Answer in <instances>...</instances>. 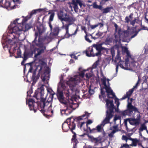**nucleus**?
Segmentation results:
<instances>
[{
  "mask_svg": "<svg viewBox=\"0 0 148 148\" xmlns=\"http://www.w3.org/2000/svg\"><path fill=\"white\" fill-rule=\"evenodd\" d=\"M106 107L107 110L106 111V117L101 123L97 125L95 128H93L90 130V133H94L97 132H100L104 126L106 124L110 123V120L114 116V109L115 108L113 104V100H110L108 99L105 100Z\"/></svg>",
  "mask_w": 148,
  "mask_h": 148,
  "instance_id": "f257e3e1",
  "label": "nucleus"
},
{
  "mask_svg": "<svg viewBox=\"0 0 148 148\" xmlns=\"http://www.w3.org/2000/svg\"><path fill=\"white\" fill-rule=\"evenodd\" d=\"M49 101H47L46 99H43L38 104L35 103L34 105V107L33 108V110L34 111V112H36L37 109H38L45 116L46 114L45 113L49 115L50 114L52 115L53 113L52 109L53 99L52 97H51Z\"/></svg>",
  "mask_w": 148,
  "mask_h": 148,
  "instance_id": "f03ea898",
  "label": "nucleus"
},
{
  "mask_svg": "<svg viewBox=\"0 0 148 148\" xmlns=\"http://www.w3.org/2000/svg\"><path fill=\"white\" fill-rule=\"evenodd\" d=\"M45 86V85L43 84L40 88H38L36 90L34 95L33 96L34 97H35L37 99L39 100V101L36 102L33 99H29L28 100L27 99H26V103L28 105L30 110H33V108L34 107V105L35 103L38 104L42 99H45L43 98L44 94V86Z\"/></svg>",
  "mask_w": 148,
  "mask_h": 148,
  "instance_id": "7ed1b4c3",
  "label": "nucleus"
},
{
  "mask_svg": "<svg viewBox=\"0 0 148 148\" xmlns=\"http://www.w3.org/2000/svg\"><path fill=\"white\" fill-rule=\"evenodd\" d=\"M90 114V113H89L88 112L85 111L84 114L81 116L73 118L72 120H71V118L67 119H66V121L68 123L69 126L70 131L71 132H74L73 130L75 129L76 127V124L75 123V121L77 122L78 121L82 120L83 118L85 116H86V118L85 119H88L89 117Z\"/></svg>",
  "mask_w": 148,
  "mask_h": 148,
  "instance_id": "20e7f679",
  "label": "nucleus"
},
{
  "mask_svg": "<svg viewBox=\"0 0 148 148\" xmlns=\"http://www.w3.org/2000/svg\"><path fill=\"white\" fill-rule=\"evenodd\" d=\"M133 99L132 98H130L128 100L127 99V109L121 112V114L123 116L128 115L131 116L133 115V112H138V108L132 104V102Z\"/></svg>",
  "mask_w": 148,
  "mask_h": 148,
  "instance_id": "39448f33",
  "label": "nucleus"
},
{
  "mask_svg": "<svg viewBox=\"0 0 148 148\" xmlns=\"http://www.w3.org/2000/svg\"><path fill=\"white\" fill-rule=\"evenodd\" d=\"M27 20V19L26 18H24L21 23L18 24V25L11 26V29L9 31V33L11 35L13 34H14L18 36L21 34L22 31H24L23 28V26Z\"/></svg>",
  "mask_w": 148,
  "mask_h": 148,
  "instance_id": "423d86ee",
  "label": "nucleus"
},
{
  "mask_svg": "<svg viewBox=\"0 0 148 148\" xmlns=\"http://www.w3.org/2000/svg\"><path fill=\"white\" fill-rule=\"evenodd\" d=\"M71 103L68 101L66 103H64V104L65 108L60 110L61 113L62 115L64 114L66 115H68L75 109V108L73 107V105H74V104L72 100H71Z\"/></svg>",
  "mask_w": 148,
  "mask_h": 148,
  "instance_id": "0eeeda50",
  "label": "nucleus"
},
{
  "mask_svg": "<svg viewBox=\"0 0 148 148\" xmlns=\"http://www.w3.org/2000/svg\"><path fill=\"white\" fill-rule=\"evenodd\" d=\"M76 20L75 18L73 15L69 16L68 15L64 21L67 22L68 23L65 25L63 24L62 27V28L65 29L66 31V33H68L69 26L72 25Z\"/></svg>",
  "mask_w": 148,
  "mask_h": 148,
  "instance_id": "6e6552de",
  "label": "nucleus"
},
{
  "mask_svg": "<svg viewBox=\"0 0 148 148\" xmlns=\"http://www.w3.org/2000/svg\"><path fill=\"white\" fill-rule=\"evenodd\" d=\"M120 52L118 50L117 51V54L115 58V60H114L115 62H116L117 61L119 60V61L117 64L116 65V71L117 72L118 70V68L119 65L121 68L124 69H127L125 68L123 65V63H124L123 61H121V57L120 55Z\"/></svg>",
  "mask_w": 148,
  "mask_h": 148,
  "instance_id": "1a4fd4ad",
  "label": "nucleus"
},
{
  "mask_svg": "<svg viewBox=\"0 0 148 148\" xmlns=\"http://www.w3.org/2000/svg\"><path fill=\"white\" fill-rule=\"evenodd\" d=\"M93 46L98 51L97 52L95 53V55H96V56H101V51L103 50H104L105 51H107V49L106 48L102 47L101 44H94L93 45Z\"/></svg>",
  "mask_w": 148,
  "mask_h": 148,
  "instance_id": "9d476101",
  "label": "nucleus"
},
{
  "mask_svg": "<svg viewBox=\"0 0 148 148\" xmlns=\"http://www.w3.org/2000/svg\"><path fill=\"white\" fill-rule=\"evenodd\" d=\"M103 88L105 89L106 92L107 93V96L108 98L113 99L114 97H115L114 93L109 86L103 87Z\"/></svg>",
  "mask_w": 148,
  "mask_h": 148,
  "instance_id": "9b49d317",
  "label": "nucleus"
},
{
  "mask_svg": "<svg viewBox=\"0 0 148 148\" xmlns=\"http://www.w3.org/2000/svg\"><path fill=\"white\" fill-rule=\"evenodd\" d=\"M11 3L7 0H1L0 1V5L3 8H14L15 7L14 5V6L11 7Z\"/></svg>",
  "mask_w": 148,
  "mask_h": 148,
  "instance_id": "f8f14e48",
  "label": "nucleus"
},
{
  "mask_svg": "<svg viewBox=\"0 0 148 148\" xmlns=\"http://www.w3.org/2000/svg\"><path fill=\"white\" fill-rule=\"evenodd\" d=\"M69 87L70 89H67L64 92L66 96L67 97L68 99L70 97H71V95L75 89V84H74L72 85L70 84L69 85Z\"/></svg>",
  "mask_w": 148,
  "mask_h": 148,
  "instance_id": "ddd939ff",
  "label": "nucleus"
},
{
  "mask_svg": "<svg viewBox=\"0 0 148 148\" xmlns=\"http://www.w3.org/2000/svg\"><path fill=\"white\" fill-rule=\"evenodd\" d=\"M57 14L59 19L61 21H64L68 15L66 12L62 10L58 11Z\"/></svg>",
  "mask_w": 148,
  "mask_h": 148,
  "instance_id": "4468645a",
  "label": "nucleus"
},
{
  "mask_svg": "<svg viewBox=\"0 0 148 148\" xmlns=\"http://www.w3.org/2000/svg\"><path fill=\"white\" fill-rule=\"evenodd\" d=\"M57 95L58 100L61 103L64 104L68 102L66 101L64 99L63 92L62 91L58 90Z\"/></svg>",
  "mask_w": 148,
  "mask_h": 148,
  "instance_id": "2eb2a0df",
  "label": "nucleus"
},
{
  "mask_svg": "<svg viewBox=\"0 0 148 148\" xmlns=\"http://www.w3.org/2000/svg\"><path fill=\"white\" fill-rule=\"evenodd\" d=\"M38 66L40 67V69L39 70L38 73L36 75V77L35 76L36 73L35 71L33 72L32 77V79L33 81L34 82H36L37 81V79L39 78L40 75V73H41L42 69L43 67V65Z\"/></svg>",
  "mask_w": 148,
  "mask_h": 148,
  "instance_id": "dca6fc26",
  "label": "nucleus"
},
{
  "mask_svg": "<svg viewBox=\"0 0 148 148\" xmlns=\"http://www.w3.org/2000/svg\"><path fill=\"white\" fill-rule=\"evenodd\" d=\"M93 51V50L92 47H89L86 50V56L88 57L96 56L95 53H94Z\"/></svg>",
  "mask_w": 148,
  "mask_h": 148,
  "instance_id": "f3484780",
  "label": "nucleus"
},
{
  "mask_svg": "<svg viewBox=\"0 0 148 148\" xmlns=\"http://www.w3.org/2000/svg\"><path fill=\"white\" fill-rule=\"evenodd\" d=\"M37 31L36 32H37L39 34V40L40 35L45 32V29L42 24H40L39 25H37Z\"/></svg>",
  "mask_w": 148,
  "mask_h": 148,
  "instance_id": "a211bd4d",
  "label": "nucleus"
},
{
  "mask_svg": "<svg viewBox=\"0 0 148 148\" xmlns=\"http://www.w3.org/2000/svg\"><path fill=\"white\" fill-rule=\"evenodd\" d=\"M46 49V47L45 46H42L36 49V51H37V53L35 54L34 57L36 58L38 56L40 55L42 53H43Z\"/></svg>",
  "mask_w": 148,
  "mask_h": 148,
  "instance_id": "6ab92c4d",
  "label": "nucleus"
},
{
  "mask_svg": "<svg viewBox=\"0 0 148 148\" xmlns=\"http://www.w3.org/2000/svg\"><path fill=\"white\" fill-rule=\"evenodd\" d=\"M127 120H128L129 123L131 125L134 124L136 125H138L140 123V119H127Z\"/></svg>",
  "mask_w": 148,
  "mask_h": 148,
  "instance_id": "aec40b11",
  "label": "nucleus"
},
{
  "mask_svg": "<svg viewBox=\"0 0 148 148\" xmlns=\"http://www.w3.org/2000/svg\"><path fill=\"white\" fill-rule=\"evenodd\" d=\"M133 89H131L127 92L125 95H124L122 98L120 99L121 100L125 99L126 98H128V100H129L130 97L131 96L134 91Z\"/></svg>",
  "mask_w": 148,
  "mask_h": 148,
  "instance_id": "412c9836",
  "label": "nucleus"
},
{
  "mask_svg": "<svg viewBox=\"0 0 148 148\" xmlns=\"http://www.w3.org/2000/svg\"><path fill=\"white\" fill-rule=\"evenodd\" d=\"M62 128L64 132H67L69 129L68 123L66 121V120L62 124Z\"/></svg>",
  "mask_w": 148,
  "mask_h": 148,
  "instance_id": "4be33fe9",
  "label": "nucleus"
},
{
  "mask_svg": "<svg viewBox=\"0 0 148 148\" xmlns=\"http://www.w3.org/2000/svg\"><path fill=\"white\" fill-rule=\"evenodd\" d=\"M59 31V28L56 27L53 29L52 32H51L50 34L53 36H57L58 34Z\"/></svg>",
  "mask_w": 148,
  "mask_h": 148,
  "instance_id": "5701e85b",
  "label": "nucleus"
},
{
  "mask_svg": "<svg viewBox=\"0 0 148 148\" xmlns=\"http://www.w3.org/2000/svg\"><path fill=\"white\" fill-rule=\"evenodd\" d=\"M48 14H51L49 16V21H53L55 14L54 11L53 10H50L48 11Z\"/></svg>",
  "mask_w": 148,
  "mask_h": 148,
  "instance_id": "b1692460",
  "label": "nucleus"
},
{
  "mask_svg": "<svg viewBox=\"0 0 148 148\" xmlns=\"http://www.w3.org/2000/svg\"><path fill=\"white\" fill-rule=\"evenodd\" d=\"M77 81L76 79L73 77H71L69 78V81L67 82V84L69 86L70 84L71 85L73 84H75V86L76 85V82Z\"/></svg>",
  "mask_w": 148,
  "mask_h": 148,
  "instance_id": "393cba45",
  "label": "nucleus"
},
{
  "mask_svg": "<svg viewBox=\"0 0 148 148\" xmlns=\"http://www.w3.org/2000/svg\"><path fill=\"white\" fill-rule=\"evenodd\" d=\"M78 30V28L77 27L76 30H75L74 33L72 34H70L69 33V29H68V32L66 33H66L64 36V37L65 38H68L70 37L71 36H72L73 35H75L77 33V31Z\"/></svg>",
  "mask_w": 148,
  "mask_h": 148,
  "instance_id": "a878e982",
  "label": "nucleus"
},
{
  "mask_svg": "<svg viewBox=\"0 0 148 148\" xmlns=\"http://www.w3.org/2000/svg\"><path fill=\"white\" fill-rule=\"evenodd\" d=\"M113 9V8L112 6L107 7L103 9H102V13L103 14L107 13L110 12L111 10Z\"/></svg>",
  "mask_w": 148,
  "mask_h": 148,
  "instance_id": "bb28decb",
  "label": "nucleus"
},
{
  "mask_svg": "<svg viewBox=\"0 0 148 148\" xmlns=\"http://www.w3.org/2000/svg\"><path fill=\"white\" fill-rule=\"evenodd\" d=\"M115 38L113 39V43L116 44L119 43L120 42V37L117 35L115 33L114 34Z\"/></svg>",
  "mask_w": 148,
  "mask_h": 148,
  "instance_id": "cd10ccee",
  "label": "nucleus"
},
{
  "mask_svg": "<svg viewBox=\"0 0 148 148\" xmlns=\"http://www.w3.org/2000/svg\"><path fill=\"white\" fill-rule=\"evenodd\" d=\"M73 134L71 139L72 141L74 143L77 144L78 142L76 138V134L75 132H72Z\"/></svg>",
  "mask_w": 148,
  "mask_h": 148,
  "instance_id": "c85d7f7f",
  "label": "nucleus"
},
{
  "mask_svg": "<svg viewBox=\"0 0 148 148\" xmlns=\"http://www.w3.org/2000/svg\"><path fill=\"white\" fill-rule=\"evenodd\" d=\"M14 38H12V39H8V42L10 45H13L16 43V42L14 40V39L16 38V36L14 35H13Z\"/></svg>",
  "mask_w": 148,
  "mask_h": 148,
  "instance_id": "c756f323",
  "label": "nucleus"
},
{
  "mask_svg": "<svg viewBox=\"0 0 148 148\" xmlns=\"http://www.w3.org/2000/svg\"><path fill=\"white\" fill-rule=\"evenodd\" d=\"M92 5L93 7L94 8L98 9L101 10H102V6L101 5H98L97 4L96 2H94L93 3Z\"/></svg>",
  "mask_w": 148,
  "mask_h": 148,
  "instance_id": "7c9ffc66",
  "label": "nucleus"
},
{
  "mask_svg": "<svg viewBox=\"0 0 148 148\" xmlns=\"http://www.w3.org/2000/svg\"><path fill=\"white\" fill-rule=\"evenodd\" d=\"M103 35V33H101L99 31L96 33L95 35L96 37H92V38L94 40L98 38L99 37L102 36Z\"/></svg>",
  "mask_w": 148,
  "mask_h": 148,
  "instance_id": "2f4dec72",
  "label": "nucleus"
},
{
  "mask_svg": "<svg viewBox=\"0 0 148 148\" xmlns=\"http://www.w3.org/2000/svg\"><path fill=\"white\" fill-rule=\"evenodd\" d=\"M92 140L95 144H98L101 143V140L98 139L97 138L93 137L92 139Z\"/></svg>",
  "mask_w": 148,
  "mask_h": 148,
  "instance_id": "473e14b6",
  "label": "nucleus"
},
{
  "mask_svg": "<svg viewBox=\"0 0 148 148\" xmlns=\"http://www.w3.org/2000/svg\"><path fill=\"white\" fill-rule=\"evenodd\" d=\"M139 142V140L136 138H135V139H133L132 144L130 145L131 146H134L136 147L137 145V144Z\"/></svg>",
  "mask_w": 148,
  "mask_h": 148,
  "instance_id": "72a5a7b5",
  "label": "nucleus"
},
{
  "mask_svg": "<svg viewBox=\"0 0 148 148\" xmlns=\"http://www.w3.org/2000/svg\"><path fill=\"white\" fill-rule=\"evenodd\" d=\"M113 38L112 37L108 38H106L105 41V42L107 44H108L109 43L113 42Z\"/></svg>",
  "mask_w": 148,
  "mask_h": 148,
  "instance_id": "f704fd0d",
  "label": "nucleus"
},
{
  "mask_svg": "<svg viewBox=\"0 0 148 148\" xmlns=\"http://www.w3.org/2000/svg\"><path fill=\"white\" fill-rule=\"evenodd\" d=\"M142 30L141 28L139 29H138L137 31H135L134 32V34L132 35L131 37V38H132L134 37L135 36H136L138 32Z\"/></svg>",
  "mask_w": 148,
  "mask_h": 148,
  "instance_id": "c9c22d12",
  "label": "nucleus"
},
{
  "mask_svg": "<svg viewBox=\"0 0 148 148\" xmlns=\"http://www.w3.org/2000/svg\"><path fill=\"white\" fill-rule=\"evenodd\" d=\"M111 130H112V131H115V133L119 131V128L118 125H115L113 126L110 128Z\"/></svg>",
  "mask_w": 148,
  "mask_h": 148,
  "instance_id": "e433bc0d",
  "label": "nucleus"
},
{
  "mask_svg": "<svg viewBox=\"0 0 148 148\" xmlns=\"http://www.w3.org/2000/svg\"><path fill=\"white\" fill-rule=\"evenodd\" d=\"M85 123L86 122L84 121L81 122V123H79L77 124V126L78 127H79L81 129H82V128L83 129L84 128V125Z\"/></svg>",
  "mask_w": 148,
  "mask_h": 148,
  "instance_id": "4c0bfd02",
  "label": "nucleus"
},
{
  "mask_svg": "<svg viewBox=\"0 0 148 148\" xmlns=\"http://www.w3.org/2000/svg\"><path fill=\"white\" fill-rule=\"evenodd\" d=\"M17 56L15 57L16 58H21L22 57L21 51L20 49H18L17 50Z\"/></svg>",
  "mask_w": 148,
  "mask_h": 148,
  "instance_id": "58836bf2",
  "label": "nucleus"
},
{
  "mask_svg": "<svg viewBox=\"0 0 148 148\" xmlns=\"http://www.w3.org/2000/svg\"><path fill=\"white\" fill-rule=\"evenodd\" d=\"M147 127L145 124H143L141 125V127L139 128V130L140 131H143V130H147Z\"/></svg>",
  "mask_w": 148,
  "mask_h": 148,
  "instance_id": "ea45409f",
  "label": "nucleus"
},
{
  "mask_svg": "<svg viewBox=\"0 0 148 148\" xmlns=\"http://www.w3.org/2000/svg\"><path fill=\"white\" fill-rule=\"evenodd\" d=\"M101 80L102 81V84L104 85V87H105L108 86L106 84V78L105 77H104L103 79H101Z\"/></svg>",
  "mask_w": 148,
  "mask_h": 148,
  "instance_id": "a19ab883",
  "label": "nucleus"
},
{
  "mask_svg": "<svg viewBox=\"0 0 148 148\" xmlns=\"http://www.w3.org/2000/svg\"><path fill=\"white\" fill-rule=\"evenodd\" d=\"M38 36V33L37 32H36L35 34V38L34 40L32 42V43L36 44L37 41V38Z\"/></svg>",
  "mask_w": 148,
  "mask_h": 148,
  "instance_id": "79ce46f5",
  "label": "nucleus"
},
{
  "mask_svg": "<svg viewBox=\"0 0 148 148\" xmlns=\"http://www.w3.org/2000/svg\"><path fill=\"white\" fill-rule=\"evenodd\" d=\"M28 53L25 51L23 53V57H22V58H23L27 60L28 58Z\"/></svg>",
  "mask_w": 148,
  "mask_h": 148,
  "instance_id": "37998d69",
  "label": "nucleus"
},
{
  "mask_svg": "<svg viewBox=\"0 0 148 148\" xmlns=\"http://www.w3.org/2000/svg\"><path fill=\"white\" fill-rule=\"evenodd\" d=\"M19 20V18H17L14 21H13V23L11 24V26H13L14 25H18V24H19L20 23H18L17 24H16L18 21Z\"/></svg>",
  "mask_w": 148,
  "mask_h": 148,
  "instance_id": "c03bdc74",
  "label": "nucleus"
},
{
  "mask_svg": "<svg viewBox=\"0 0 148 148\" xmlns=\"http://www.w3.org/2000/svg\"><path fill=\"white\" fill-rule=\"evenodd\" d=\"M76 3L77 4H79L80 6V8H81L82 5H83L84 7L85 6V5H83L82 2V1L81 0H76Z\"/></svg>",
  "mask_w": 148,
  "mask_h": 148,
  "instance_id": "a18cd8bd",
  "label": "nucleus"
},
{
  "mask_svg": "<svg viewBox=\"0 0 148 148\" xmlns=\"http://www.w3.org/2000/svg\"><path fill=\"white\" fill-rule=\"evenodd\" d=\"M115 97V103H116L117 104V108H118V107L120 104V103L119 101V99L117 98V97L115 96V97Z\"/></svg>",
  "mask_w": 148,
  "mask_h": 148,
  "instance_id": "49530a36",
  "label": "nucleus"
},
{
  "mask_svg": "<svg viewBox=\"0 0 148 148\" xmlns=\"http://www.w3.org/2000/svg\"><path fill=\"white\" fill-rule=\"evenodd\" d=\"M37 48L35 47V45L34 43H32V44L30 45V49L32 50L36 51Z\"/></svg>",
  "mask_w": 148,
  "mask_h": 148,
  "instance_id": "de8ad7c7",
  "label": "nucleus"
},
{
  "mask_svg": "<svg viewBox=\"0 0 148 148\" xmlns=\"http://www.w3.org/2000/svg\"><path fill=\"white\" fill-rule=\"evenodd\" d=\"M120 148H130L129 145L127 144H123Z\"/></svg>",
  "mask_w": 148,
  "mask_h": 148,
  "instance_id": "09e8293b",
  "label": "nucleus"
},
{
  "mask_svg": "<svg viewBox=\"0 0 148 148\" xmlns=\"http://www.w3.org/2000/svg\"><path fill=\"white\" fill-rule=\"evenodd\" d=\"M99 60H97V61L92 66V68L95 69L97 67L98 64H99Z\"/></svg>",
  "mask_w": 148,
  "mask_h": 148,
  "instance_id": "8fccbe9b",
  "label": "nucleus"
},
{
  "mask_svg": "<svg viewBox=\"0 0 148 148\" xmlns=\"http://www.w3.org/2000/svg\"><path fill=\"white\" fill-rule=\"evenodd\" d=\"M33 92L32 89V88H30L29 90L27 92V97H31V94Z\"/></svg>",
  "mask_w": 148,
  "mask_h": 148,
  "instance_id": "3c124183",
  "label": "nucleus"
},
{
  "mask_svg": "<svg viewBox=\"0 0 148 148\" xmlns=\"http://www.w3.org/2000/svg\"><path fill=\"white\" fill-rule=\"evenodd\" d=\"M27 60L25 59H24L23 58V61H22V62H21V64L22 65H24L25 66V67H24V71H25V65L27 64H30V65H31V64L30 63H27V64L24 65V63L25 62V61L26 60Z\"/></svg>",
  "mask_w": 148,
  "mask_h": 148,
  "instance_id": "603ef678",
  "label": "nucleus"
},
{
  "mask_svg": "<svg viewBox=\"0 0 148 148\" xmlns=\"http://www.w3.org/2000/svg\"><path fill=\"white\" fill-rule=\"evenodd\" d=\"M110 51L112 58H113L115 56V51L114 49L113 48H111L110 49Z\"/></svg>",
  "mask_w": 148,
  "mask_h": 148,
  "instance_id": "864d4df0",
  "label": "nucleus"
},
{
  "mask_svg": "<svg viewBox=\"0 0 148 148\" xmlns=\"http://www.w3.org/2000/svg\"><path fill=\"white\" fill-rule=\"evenodd\" d=\"M85 33H86V35L85 36V40L87 41L88 42L91 43L92 42V41L91 40H90L87 37L88 36L87 35V33L86 32V31H85Z\"/></svg>",
  "mask_w": 148,
  "mask_h": 148,
  "instance_id": "5fc2aeb1",
  "label": "nucleus"
},
{
  "mask_svg": "<svg viewBox=\"0 0 148 148\" xmlns=\"http://www.w3.org/2000/svg\"><path fill=\"white\" fill-rule=\"evenodd\" d=\"M73 4L74 5L73 7L74 10L75 12H76V11H77L78 10V6L77 4L76 3V2H74L73 3Z\"/></svg>",
  "mask_w": 148,
  "mask_h": 148,
  "instance_id": "6e6d98bb",
  "label": "nucleus"
},
{
  "mask_svg": "<svg viewBox=\"0 0 148 148\" xmlns=\"http://www.w3.org/2000/svg\"><path fill=\"white\" fill-rule=\"evenodd\" d=\"M86 127L87 128V129H85L84 128H83V130L84 131L86 132V133H88V130H89V132L90 131L91 129L90 128V127L88 126V125H86Z\"/></svg>",
  "mask_w": 148,
  "mask_h": 148,
  "instance_id": "4d7b16f0",
  "label": "nucleus"
},
{
  "mask_svg": "<svg viewBox=\"0 0 148 148\" xmlns=\"http://www.w3.org/2000/svg\"><path fill=\"white\" fill-rule=\"evenodd\" d=\"M59 84L60 85L61 87L64 90L65 89L66 87L65 86V84L64 83L60 82Z\"/></svg>",
  "mask_w": 148,
  "mask_h": 148,
  "instance_id": "13d9d810",
  "label": "nucleus"
},
{
  "mask_svg": "<svg viewBox=\"0 0 148 148\" xmlns=\"http://www.w3.org/2000/svg\"><path fill=\"white\" fill-rule=\"evenodd\" d=\"M115 133V131H112L110 133L108 134V136L110 138H112L114 137V134Z\"/></svg>",
  "mask_w": 148,
  "mask_h": 148,
  "instance_id": "bf43d9fd",
  "label": "nucleus"
},
{
  "mask_svg": "<svg viewBox=\"0 0 148 148\" xmlns=\"http://www.w3.org/2000/svg\"><path fill=\"white\" fill-rule=\"evenodd\" d=\"M121 119V118L120 116H115L114 119V122H115L116 120H119L120 121Z\"/></svg>",
  "mask_w": 148,
  "mask_h": 148,
  "instance_id": "052dcab7",
  "label": "nucleus"
},
{
  "mask_svg": "<svg viewBox=\"0 0 148 148\" xmlns=\"http://www.w3.org/2000/svg\"><path fill=\"white\" fill-rule=\"evenodd\" d=\"M38 10H32L30 14V16L31 17L34 14H36L37 12V11Z\"/></svg>",
  "mask_w": 148,
  "mask_h": 148,
  "instance_id": "680f3d73",
  "label": "nucleus"
},
{
  "mask_svg": "<svg viewBox=\"0 0 148 148\" xmlns=\"http://www.w3.org/2000/svg\"><path fill=\"white\" fill-rule=\"evenodd\" d=\"M125 23H128L130 21V20L129 18V17L127 16L125 17Z\"/></svg>",
  "mask_w": 148,
  "mask_h": 148,
  "instance_id": "e2e57ef3",
  "label": "nucleus"
},
{
  "mask_svg": "<svg viewBox=\"0 0 148 148\" xmlns=\"http://www.w3.org/2000/svg\"><path fill=\"white\" fill-rule=\"evenodd\" d=\"M122 139L123 140H125L126 141L129 139L125 135H123L122 136Z\"/></svg>",
  "mask_w": 148,
  "mask_h": 148,
  "instance_id": "0e129e2a",
  "label": "nucleus"
},
{
  "mask_svg": "<svg viewBox=\"0 0 148 148\" xmlns=\"http://www.w3.org/2000/svg\"><path fill=\"white\" fill-rule=\"evenodd\" d=\"M88 92H89V94H90V95H92L93 94L94 90H93L91 89L90 88V86L89 87Z\"/></svg>",
  "mask_w": 148,
  "mask_h": 148,
  "instance_id": "69168bd1",
  "label": "nucleus"
},
{
  "mask_svg": "<svg viewBox=\"0 0 148 148\" xmlns=\"http://www.w3.org/2000/svg\"><path fill=\"white\" fill-rule=\"evenodd\" d=\"M109 0H101L100 2L101 5H103L105 4L106 2L108 1Z\"/></svg>",
  "mask_w": 148,
  "mask_h": 148,
  "instance_id": "338daca9",
  "label": "nucleus"
},
{
  "mask_svg": "<svg viewBox=\"0 0 148 148\" xmlns=\"http://www.w3.org/2000/svg\"><path fill=\"white\" fill-rule=\"evenodd\" d=\"M84 71H82L81 73L79 74V76L82 78H83L84 76Z\"/></svg>",
  "mask_w": 148,
  "mask_h": 148,
  "instance_id": "774afa93",
  "label": "nucleus"
}]
</instances>
